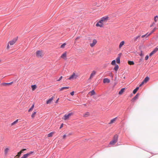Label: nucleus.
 I'll return each mask as SVG.
<instances>
[{"label":"nucleus","instance_id":"nucleus-4","mask_svg":"<svg viewBox=\"0 0 158 158\" xmlns=\"http://www.w3.org/2000/svg\"><path fill=\"white\" fill-rule=\"evenodd\" d=\"M36 55L37 57H41L43 56V52L42 51H37L36 52Z\"/></svg>","mask_w":158,"mask_h":158},{"label":"nucleus","instance_id":"nucleus-16","mask_svg":"<svg viewBox=\"0 0 158 158\" xmlns=\"http://www.w3.org/2000/svg\"><path fill=\"white\" fill-rule=\"evenodd\" d=\"M125 41H121L119 44V48H121L122 47L124 44Z\"/></svg>","mask_w":158,"mask_h":158},{"label":"nucleus","instance_id":"nucleus-2","mask_svg":"<svg viewBox=\"0 0 158 158\" xmlns=\"http://www.w3.org/2000/svg\"><path fill=\"white\" fill-rule=\"evenodd\" d=\"M73 114V113L72 112L68 114H66L62 118V119L64 121L68 120L69 119L70 117Z\"/></svg>","mask_w":158,"mask_h":158},{"label":"nucleus","instance_id":"nucleus-42","mask_svg":"<svg viewBox=\"0 0 158 158\" xmlns=\"http://www.w3.org/2000/svg\"><path fill=\"white\" fill-rule=\"evenodd\" d=\"M21 154V153H20V152H19L18 153V154L17 155L19 156H20V155Z\"/></svg>","mask_w":158,"mask_h":158},{"label":"nucleus","instance_id":"nucleus-21","mask_svg":"<svg viewBox=\"0 0 158 158\" xmlns=\"http://www.w3.org/2000/svg\"><path fill=\"white\" fill-rule=\"evenodd\" d=\"M89 94H90L91 96H92L95 94V92L94 90H92L89 93Z\"/></svg>","mask_w":158,"mask_h":158},{"label":"nucleus","instance_id":"nucleus-9","mask_svg":"<svg viewBox=\"0 0 158 158\" xmlns=\"http://www.w3.org/2000/svg\"><path fill=\"white\" fill-rule=\"evenodd\" d=\"M97 42V40L96 39H94L93 40V42L92 43L90 44V45L91 47H94Z\"/></svg>","mask_w":158,"mask_h":158},{"label":"nucleus","instance_id":"nucleus-26","mask_svg":"<svg viewBox=\"0 0 158 158\" xmlns=\"http://www.w3.org/2000/svg\"><path fill=\"white\" fill-rule=\"evenodd\" d=\"M31 87L32 88V89L33 91L34 90L37 88V86L35 85H31Z\"/></svg>","mask_w":158,"mask_h":158},{"label":"nucleus","instance_id":"nucleus-35","mask_svg":"<svg viewBox=\"0 0 158 158\" xmlns=\"http://www.w3.org/2000/svg\"><path fill=\"white\" fill-rule=\"evenodd\" d=\"M18 119H17L16 121H15V122H14L13 123H11V125H13L15 124H16L18 122Z\"/></svg>","mask_w":158,"mask_h":158},{"label":"nucleus","instance_id":"nucleus-18","mask_svg":"<svg viewBox=\"0 0 158 158\" xmlns=\"http://www.w3.org/2000/svg\"><path fill=\"white\" fill-rule=\"evenodd\" d=\"M90 115L89 113V112H86L83 115V117H87L89 116Z\"/></svg>","mask_w":158,"mask_h":158},{"label":"nucleus","instance_id":"nucleus-23","mask_svg":"<svg viewBox=\"0 0 158 158\" xmlns=\"http://www.w3.org/2000/svg\"><path fill=\"white\" fill-rule=\"evenodd\" d=\"M55 133V132H52L49 134H48V137H51L52 136L53 134H54Z\"/></svg>","mask_w":158,"mask_h":158},{"label":"nucleus","instance_id":"nucleus-55","mask_svg":"<svg viewBox=\"0 0 158 158\" xmlns=\"http://www.w3.org/2000/svg\"><path fill=\"white\" fill-rule=\"evenodd\" d=\"M156 37H157V38H158V35L156 36Z\"/></svg>","mask_w":158,"mask_h":158},{"label":"nucleus","instance_id":"nucleus-8","mask_svg":"<svg viewBox=\"0 0 158 158\" xmlns=\"http://www.w3.org/2000/svg\"><path fill=\"white\" fill-rule=\"evenodd\" d=\"M33 153V152H30L29 153L24 154L21 158H27L30 156Z\"/></svg>","mask_w":158,"mask_h":158},{"label":"nucleus","instance_id":"nucleus-24","mask_svg":"<svg viewBox=\"0 0 158 158\" xmlns=\"http://www.w3.org/2000/svg\"><path fill=\"white\" fill-rule=\"evenodd\" d=\"M156 27H155L152 30V31L147 36H149L151 35L152 34V33H153V32L155 31H156Z\"/></svg>","mask_w":158,"mask_h":158},{"label":"nucleus","instance_id":"nucleus-14","mask_svg":"<svg viewBox=\"0 0 158 158\" xmlns=\"http://www.w3.org/2000/svg\"><path fill=\"white\" fill-rule=\"evenodd\" d=\"M96 73V72L95 71H93L90 74V77L89 78V79H92L94 77V76L95 75Z\"/></svg>","mask_w":158,"mask_h":158},{"label":"nucleus","instance_id":"nucleus-22","mask_svg":"<svg viewBox=\"0 0 158 158\" xmlns=\"http://www.w3.org/2000/svg\"><path fill=\"white\" fill-rule=\"evenodd\" d=\"M66 55H67L66 53V52H65L64 53H63L61 55V57L62 58H63V59H65V58H66Z\"/></svg>","mask_w":158,"mask_h":158},{"label":"nucleus","instance_id":"nucleus-49","mask_svg":"<svg viewBox=\"0 0 158 158\" xmlns=\"http://www.w3.org/2000/svg\"><path fill=\"white\" fill-rule=\"evenodd\" d=\"M59 100V98H58L56 100V101L55 102V103H57L58 102V100Z\"/></svg>","mask_w":158,"mask_h":158},{"label":"nucleus","instance_id":"nucleus-7","mask_svg":"<svg viewBox=\"0 0 158 158\" xmlns=\"http://www.w3.org/2000/svg\"><path fill=\"white\" fill-rule=\"evenodd\" d=\"M78 76L76 75L75 73H73L72 75L68 78L69 80L75 79H76Z\"/></svg>","mask_w":158,"mask_h":158},{"label":"nucleus","instance_id":"nucleus-11","mask_svg":"<svg viewBox=\"0 0 158 158\" xmlns=\"http://www.w3.org/2000/svg\"><path fill=\"white\" fill-rule=\"evenodd\" d=\"M9 151V148L8 147H5L4 148V153L5 155H6L8 154Z\"/></svg>","mask_w":158,"mask_h":158},{"label":"nucleus","instance_id":"nucleus-40","mask_svg":"<svg viewBox=\"0 0 158 158\" xmlns=\"http://www.w3.org/2000/svg\"><path fill=\"white\" fill-rule=\"evenodd\" d=\"M148 57H149L147 55L145 57V60H147L148 59Z\"/></svg>","mask_w":158,"mask_h":158},{"label":"nucleus","instance_id":"nucleus-41","mask_svg":"<svg viewBox=\"0 0 158 158\" xmlns=\"http://www.w3.org/2000/svg\"><path fill=\"white\" fill-rule=\"evenodd\" d=\"M62 76H61L60 77V78L58 80H57V81H59L62 79Z\"/></svg>","mask_w":158,"mask_h":158},{"label":"nucleus","instance_id":"nucleus-37","mask_svg":"<svg viewBox=\"0 0 158 158\" xmlns=\"http://www.w3.org/2000/svg\"><path fill=\"white\" fill-rule=\"evenodd\" d=\"M116 61L115 60H113L111 63V64L112 65H114L115 64Z\"/></svg>","mask_w":158,"mask_h":158},{"label":"nucleus","instance_id":"nucleus-17","mask_svg":"<svg viewBox=\"0 0 158 158\" xmlns=\"http://www.w3.org/2000/svg\"><path fill=\"white\" fill-rule=\"evenodd\" d=\"M103 83H109L110 82V80L107 78H105L103 79Z\"/></svg>","mask_w":158,"mask_h":158},{"label":"nucleus","instance_id":"nucleus-51","mask_svg":"<svg viewBox=\"0 0 158 158\" xmlns=\"http://www.w3.org/2000/svg\"><path fill=\"white\" fill-rule=\"evenodd\" d=\"M19 156H17V155H16L15 156V158H19Z\"/></svg>","mask_w":158,"mask_h":158},{"label":"nucleus","instance_id":"nucleus-19","mask_svg":"<svg viewBox=\"0 0 158 158\" xmlns=\"http://www.w3.org/2000/svg\"><path fill=\"white\" fill-rule=\"evenodd\" d=\"M125 88H123L119 92V94L120 95L122 94L124 92L125 90Z\"/></svg>","mask_w":158,"mask_h":158},{"label":"nucleus","instance_id":"nucleus-39","mask_svg":"<svg viewBox=\"0 0 158 158\" xmlns=\"http://www.w3.org/2000/svg\"><path fill=\"white\" fill-rule=\"evenodd\" d=\"M26 150V149H23L20 152V153H23V152L24 151H25Z\"/></svg>","mask_w":158,"mask_h":158},{"label":"nucleus","instance_id":"nucleus-27","mask_svg":"<svg viewBox=\"0 0 158 158\" xmlns=\"http://www.w3.org/2000/svg\"><path fill=\"white\" fill-rule=\"evenodd\" d=\"M116 62L118 64L120 63V57H117L116 59Z\"/></svg>","mask_w":158,"mask_h":158},{"label":"nucleus","instance_id":"nucleus-31","mask_svg":"<svg viewBox=\"0 0 158 158\" xmlns=\"http://www.w3.org/2000/svg\"><path fill=\"white\" fill-rule=\"evenodd\" d=\"M154 20L155 22H157L158 21V16L156 15V16L154 18Z\"/></svg>","mask_w":158,"mask_h":158},{"label":"nucleus","instance_id":"nucleus-56","mask_svg":"<svg viewBox=\"0 0 158 158\" xmlns=\"http://www.w3.org/2000/svg\"><path fill=\"white\" fill-rule=\"evenodd\" d=\"M125 77H124V79H125Z\"/></svg>","mask_w":158,"mask_h":158},{"label":"nucleus","instance_id":"nucleus-30","mask_svg":"<svg viewBox=\"0 0 158 158\" xmlns=\"http://www.w3.org/2000/svg\"><path fill=\"white\" fill-rule=\"evenodd\" d=\"M128 63L130 65H132L134 64V62L133 61H129Z\"/></svg>","mask_w":158,"mask_h":158},{"label":"nucleus","instance_id":"nucleus-5","mask_svg":"<svg viewBox=\"0 0 158 158\" xmlns=\"http://www.w3.org/2000/svg\"><path fill=\"white\" fill-rule=\"evenodd\" d=\"M18 38V37L17 36L13 38L10 40V45L14 44L17 41Z\"/></svg>","mask_w":158,"mask_h":158},{"label":"nucleus","instance_id":"nucleus-12","mask_svg":"<svg viewBox=\"0 0 158 158\" xmlns=\"http://www.w3.org/2000/svg\"><path fill=\"white\" fill-rule=\"evenodd\" d=\"M140 38V35H138L134 37L133 40L134 42L138 41Z\"/></svg>","mask_w":158,"mask_h":158},{"label":"nucleus","instance_id":"nucleus-6","mask_svg":"<svg viewBox=\"0 0 158 158\" xmlns=\"http://www.w3.org/2000/svg\"><path fill=\"white\" fill-rule=\"evenodd\" d=\"M149 80V78L147 77H146L144 80L139 85V86L141 87L143 85L144 83H146Z\"/></svg>","mask_w":158,"mask_h":158},{"label":"nucleus","instance_id":"nucleus-38","mask_svg":"<svg viewBox=\"0 0 158 158\" xmlns=\"http://www.w3.org/2000/svg\"><path fill=\"white\" fill-rule=\"evenodd\" d=\"M148 33H147L146 34L143 35L141 36L142 38H144V37H146V38L148 36H147L148 35Z\"/></svg>","mask_w":158,"mask_h":158},{"label":"nucleus","instance_id":"nucleus-10","mask_svg":"<svg viewBox=\"0 0 158 158\" xmlns=\"http://www.w3.org/2000/svg\"><path fill=\"white\" fill-rule=\"evenodd\" d=\"M158 51V48H156L149 54L150 56H152V55L154 54Z\"/></svg>","mask_w":158,"mask_h":158},{"label":"nucleus","instance_id":"nucleus-48","mask_svg":"<svg viewBox=\"0 0 158 158\" xmlns=\"http://www.w3.org/2000/svg\"><path fill=\"white\" fill-rule=\"evenodd\" d=\"M80 37H77L75 39V40H77L78 39H80Z\"/></svg>","mask_w":158,"mask_h":158},{"label":"nucleus","instance_id":"nucleus-34","mask_svg":"<svg viewBox=\"0 0 158 158\" xmlns=\"http://www.w3.org/2000/svg\"><path fill=\"white\" fill-rule=\"evenodd\" d=\"M36 112H34V113L32 114L31 115V117L33 118H34V117H35V115L36 114Z\"/></svg>","mask_w":158,"mask_h":158},{"label":"nucleus","instance_id":"nucleus-32","mask_svg":"<svg viewBox=\"0 0 158 158\" xmlns=\"http://www.w3.org/2000/svg\"><path fill=\"white\" fill-rule=\"evenodd\" d=\"M34 104H33L32 105V106L29 109V110H28V112H30L32 110H33V108H34Z\"/></svg>","mask_w":158,"mask_h":158},{"label":"nucleus","instance_id":"nucleus-50","mask_svg":"<svg viewBox=\"0 0 158 158\" xmlns=\"http://www.w3.org/2000/svg\"><path fill=\"white\" fill-rule=\"evenodd\" d=\"M154 23H153L150 26V27H152V26H153V25H154Z\"/></svg>","mask_w":158,"mask_h":158},{"label":"nucleus","instance_id":"nucleus-36","mask_svg":"<svg viewBox=\"0 0 158 158\" xmlns=\"http://www.w3.org/2000/svg\"><path fill=\"white\" fill-rule=\"evenodd\" d=\"M66 45V44L65 43H64L63 44L61 45L60 46V48H64L65 47V46Z\"/></svg>","mask_w":158,"mask_h":158},{"label":"nucleus","instance_id":"nucleus-28","mask_svg":"<svg viewBox=\"0 0 158 158\" xmlns=\"http://www.w3.org/2000/svg\"><path fill=\"white\" fill-rule=\"evenodd\" d=\"M139 89V87H136L133 91V93L135 94Z\"/></svg>","mask_w":158,"mask_h":158},{"label":"nucleus","instance_id":"nucleus-15","mask_svg":"<svg viewBox=\"0 0 158 158\" xmlns=\"http://www.w3.org/2000/svg\"><path fill=\"white\" fill-rule=\"evenodd\" d=\"M139 96V94H137L131 100L133 102L135 101L136 100L138 99Z\"/></svg>","mask_w":158,"mask_h":158},{"label":"nucleus","instance_id":"nucleus-46","mask_svg":"<svg viewBox=\"0 0 158 158\" xmlns=\"http://www.w3.org/2000/svg\"><path fill=\"white\" fill-rule=\"evenodd\" d=\"M66 135H64L63 136V139H65V138H66Z\"/></svg>","mask_w":158,"mask_h":158},{"label":"nucleus","instance_id":"nucleus-53","mask_svg":"<svg viewBox=\"0 0 158 158\" xmlns=\"http://www.w3.org/2000/svg\"><path fill=\"white\" fill-rule=\"evenodd\" d=\"M84 105L85 106H86V104H84Z\"/></svg>","mask_w":158,"mask_h":158},{"label":"nucleus","instance_id":"nucleus-33","mask_svg":"<svg viewBox=\"0 0 158 158\" xmlns=\"http://www.w3.org/2000/svg\"><path fill=\"white\" fill-rule=\"evenodd\" d=\"M119 67L118 65H116L115 66L114 69L115 71H117Z\"/></svg>","mask_w":158,"mask_h":158},{"label":"nucleus","instance_id":"nucleus-29","mask_svg":"<svg viewBox=\"0 0 158 158\" xmlns=\"http://www.w3.org/2000/svg\"><path fill=\"white\" fill-rule=\"evenodd\" d=\"M1 84L3 86H6L10 85V83H2Z\"/></svg>","mask_w":158,"mask_h":158},{"label":"nucleus","instance_id":"nucleus-54","mask_svg":"<svg viewBox=\"0 0 158 158\" xmlns=\"http://www.w3.org/2000/svg\"><path fill=\"white\" fill-rule=\"evenodd\" d=\"M1 59H0V63L1 62Z\"/></svg>","mask_w":158,"mask_h":158},{"label":"nucleus","instance_id":"nucleus-52","mask_svg":"<svg viewBox=\"0 0 158 158\" xmlns=\"http://www.w3.org/2000/svg\"><path fill=\"white\" fill-rule=\"evenodd\" d=\"M13 83V82H10V85H11Z\"/></svg>","mask_w":158,"mask_h":158},{"label":"nucleus","instance_id":"nucleus-43","mask_svg":"<svg viewBox=\"0 0 158 158\" xmlns=\"http://www.w3.org/2000/svg\"><path fill=\"white\" fill-rule=\"evenodd\" d=\"M139 55H140V56H143V53L142 52V51H141V53L139 54Z\"/></svg>","mask_w":158,"mask_h":158},{"label":"nucleus","instance_id":"nucleus-20","mask_svg":"<svg viewBox=\"0 0 158 158\" xmlns=\"http://www.w3.org/2000/svg\"><path fill=\"white\" fill-rule=\"evenodd\" d=\"M117 118H115L112 119H111L110 122L109 123V124H111L114 123L116 120Z\"/></svg>","mask_w":158,"mask_h":158},{"label":"nucleus","instance_id":"nucleus-44","mask_svg":"<svg viewBox=\"0 0 158 158\" xmlns=\"http://www.w3.org/2000/svg\"><path fill=\"white\" fill-rule=\"evenodd\" d=\"M9 42H8V43L7 44V49H9Z\"/></svg>","mask_w":158,"mask_h":158},{"label":"nucleus","instance_id":"nucleus-45","mask_svg":"<svg viewBox=\"0 0 158 158\" xmlns=\"http://www.w3.org/2000/svg\"><path fill=\"white\" fill-rule=\"evenodd\" d=\"M70 94L72 96H73L74 95V91H73L72 92H71V93H70Z\"/></svg>","mask_w":158,"mask_h":158},{"label":"nucleus","instance_id":"nucleus-1","mask_svg":"<svg viewBox=\"0 0 158 158\" xmlns=\"http://www.w3.org/2000/svg\"><path fill=\"white\" fill-rule=\"evenodd\" d=\"M109 19V17L108 16H105L102 18L101 20L96 24L97 27H103L104 25L106 23Z\"/></svg>","mask_w":158,"mask_h":158},{"label":"nucleus","instance_id":"nucleus-47","mask_svg":"<svg viewBox=\"0 0 158 158\" xmlns=\"http://www.w3.org/2000/svg\"><path fill=\"white\" fill-rule=\"evenodd\" d=\"M63 123H62L61 125H60V129H61V128H62L63 127Z\"/></svg>","mask_w":158,"mask_h":158},{"label":"nucleus","instance_id":"nucleus-13","mask_svg":"<svg viewBox=\"0 0 158 158\" xmlns=\"http://www.w3.org/2000/svg\"><path fill=\"white\" fill-rule=\"evenodd\" d=\"M54 98V97L52 96V97H51L50 99H49L48 100H47L46 102V104H51L52 102V100Z\"/></svg>","mask_w":158,"mask_h":158},{"label":"nucleus","instance_id":"nucleus-25","mask_svg":"<svg viewBox=\"0 0 158 158\" xmlns=\"http://www.w3.org/2000/svg\"><path fill=\"white\" fill-rule=\"evenodd\" d=\"M69 88V87H64L61 88L60 89V91H61L63 90L64 89H68Z\"/></svg>","mask_w":158,"mask_h":158},{"label":"nucleus","instance_id":"nucleus-3","mask_svg":"<svg viewBox=\"0 0 158 158\" xmlns=\"http://www.w3.org/2000/svg\"><path fill=\"white\" fill-rule=\"evenodd\" d=\"M118 136L117 135H114L112 141L110 142V144L113 145L117 142Z\"/></svg>","mask_w":158,"mask_h":158}]
</instances>
